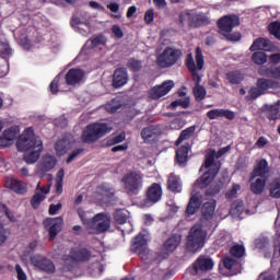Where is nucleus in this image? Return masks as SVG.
I'll return each mask as SVG.
<instances>
[{"label": "nucleus", "mask_w": 280, "mask_h": 280, "mask_svg": "<svg viewBox=\"0 0 280 280\" xmlns=\"http://www.w3.org/2000/svg\"><path fill=\"white\" fill-rule=\"evenodd\" d=\"M113 128L108 127L106 122H93L88 125L81 135L82 143H97L102 137H106L108 132H110Z\"/></svg>", "instance_id": "2"}, {"label": "nucleus", "mask_w": 280, "mask_h": 280, "mask_svg": "<svg viewBox=\"0 0 280 280\" xmlns=\"http://www.w3.org/2000/svg\"><path fill=\"white\" fill-rule=\"evenodd\" d=\"M67 148H69V141L67 139H60L55 144V150L58 154H67Z\"/></svg>", "instance_id": "44"}, {"label": "nucleus", "mask_w": 280, "mask_h": 280, "mask_svg": "<svg viewBox=\"0 0 280 280\" xmlns=\"http://www.w3.org/2000/svg\"><path fill=\"white\" fill-rule=\"evenodd\" d=\"M172 108H178V106H182V108H189V98H179L176 101H173L170 105Z\"/></svg>", "instance_id": "55"}, {"label": "nucleus", "mask_w": 280, "mask_h": 280, "mask_svg": "<svg viewBox=\"0 0 280 280\" xmlns=\"http://www.w3.org/2000/svg\"><path fill=\"white\" fill-rule=\"evenodd\" d=\"M190 27H200L205 25V16L202 13H187Z\"/></svg>", "instance_id": "35"}, {"label": "nucleus", "mask_w": 280, "mask_h": 280, "mask_svg": "<svg viewBox=\"0 0 280 280\" xmlns=\"http://www.w3.org/2000/svg\"><path fill=\"white\" fill-rule=\"evenodd\" d=\"M261 95H264L262 91L256 85L249 89L246 100L247 102H253V100H257V97H261Z\"/></svg>", "instance_id": "43"}, {"label": "nucleus", "mask_w": 280, "mask_h": 280, "mask_svg": "<svg viewBox=\"0 0 280 280\" xmlns=\"http://www.w3.org/2000/svg\"><path fill=\"white\" fill-rule=\"evenodd\" d=\"M31 264L34 266V268H37L47 275H54V272H56V265H54V261L43 255L32 256Z\"/></svg>", "instance_id": "12"}, {"label": "nucleus", "mask_w": 280, "mask_h": 280, "mask_svg": "<svg viewBox=\"0 0 280 280\" xmlns=\"http://www.w3.org/2000/svg\"><path fill=\"white\" fill-rule=\"evenodd\" d=\"M2 135L9 139V141H12L14 143V139H16L18 133H16V129L14 128H9L5 129Z\"/></svg>", "instance_id": "57"}, {"label": "nucleus", "mask_w": 280, "mask_h": 280, "mask_svg": "<svg viewBox=\"0 0 280 280\" xmlns=\"http://www.w3.org/2000/svg\"><path fill=\"white\" fill-rule=\"evenodd\" d=\"M38 143H43V140L36 137L34 128L28 127L19 136L16 148L19 152H30V150L37 148Z\"/></svg>", "instance_id": "8"}, {"label": "nucleus", "mask_w": 280, "mask_h": 280, "mask_svg": "<svg viewBox=\"0 0 280 280\" xmlns=\"http://www.w3.org/2000/svg\"><path fill=\"white\" fill-rule=\"evenodd\" d=\"M110 229V217L105 212H100L95 214L88 225V231L90 235H100L106 233Z\"/></svg>", "instance_id": "9"}, {"label": "nucleus", "mask_w": 280, "mask_h": 280, "mask_svg": "<svg viewBox=\"0 0 280 280\" xmlns=\"http://www.w3.org/2000/svg\"><path fill=\"white\" fill-rule=\"evenodd\" d=\"M114 220H115L116 224H126V222H128V215H126V213H124V211L117 210L114 213Z\"/></svg>", "instance_id": "51"}, {"label": "nucleus", "mask_w": 280, "mask_h": 280, "mask_svg": "<svg viewBox=\"0 0 280 280\" xmlns=\"http://www.w3.org/2000/svg\"><path fill=\"white\" fill-rule=\"evenodd\" d=\"M196 102H202L207 97V90L202 85H195L192 89Z\"/></svg>", "instance_id": "41"}, {"label": "nucleus", "mask_w": 280, "mask_h": 280, "mask_svg": "<svg viewBox=\"0 0 280 280\" xmlns=\"http://www.w3.org/2000/svg\"><path fill=\"white\" fill-rule=\"evenodd\" d=\"M222 191V184H213L206 190V196H218Z\"/></svg>", "instance_id": "53"}, {"label": "nucleus", "mask_w": 280, "mask_h": 280, "mask_svg": "<svg viewBox=\"0 0 280 280\" xmlns=\"http://www.w3.org/2000/svg\"><path fill=\"white\" fill-rule=\"evenodd\" d=\"M256 86L261 91L262 95H266L269 89H277L279 83L272 79L259 78L256 81Z\"/></svg>", "instance_id": "27"}, {"label": "nucleus", "mask_w": 280, "mask_h": 280, "mask_svg": "<svg viewBox=\"0 0 280 280\" xmlns=\"http://www.w3.org/2000/svg\"><path fill=\"white\" fill-rule=\"evenodd\" d=\"M167 189L173 194H180V190L183 189L180 177L174 173H171L167 179Z\"/></svg>", "instance_id": "29"}, {"label": "nucleus", "mask_w": 280, "mask_h": 280, "mask_svg": "<svg viewBox=\"0 0 280 280\" xmlns=\"http://www.w3.org/2000/svg\"><path fill=\"white\" fill-rule=\"evenodd\" d=\"M127 68L132 71V73H139L143 69V62L135 58H130L127 61Z\"/></svg>", "instance_id": "40"}, {"label": "nucleus", "mask_w": 280, "mask_h": 280, "mask_svg": "<svg viewBox=\"0 0 280 280\" xmlns=\"http://www.w3.org/2000/svg\"><path fill=\"white\" fill-rule=\"evenodd\" d=\"M84 70L80 68H71L65 75L66 84L68 86H77V84H82L84 81Z\"/></svg>", "instance_id": "16"}, {"label": "nucleus", "mask_w": 280, "mask_h": 280, "mask_svg": "<svg viewBox=\"0 0 280 280\" xmlns=\"http://www.w3.org/2000/svg\"><path fill=\"white\" fill-rule=\"evenodd\" d=\"M56 163H58V161L56 160V156L44 155L40 163L42 172H51V170L56 167Z\"/></svg>", "instance_id": "31"}, {"label": "nucleus", "mask_w": 280, "mask_h": 280, "mask_svg": "<svg viewBox=\"0 0 280 280\" xmlns=\"http://www.w3.org/2000/svg\"><path fill=\"white\" fill-rule=\"evenodd\" d=\"M185 65L189 73L192 75V82L195 83V86H200L202 78H200L198 71H202V69H205V56L202 55V49L200 47L196 48L195 60L194 55L188 54L185 59Z\"/></svg>", "instance_id": "5"}, {"label": "nucleus", "mask_w": 280, "mask_h": 280, "mask_svg": "<svg viewBox=\"0 0 280 280\" xmlns=\"http://www.w3.org/2000/svg\"><path fill=\"white\" fill-rule=\"evenodd\" d=\"M154 135H156V128L154 126H149L141 130V138L143 141H150Z\"/></svg>", "instance_id": "42"}, {"label": "nucleus", "mask_w": 280, "mask_h": 280, "mask_svg": "<svg viewBox=\"0 0 280 280\" xmlns=\"http://www.w3.org/2000/svg\"><path fill=\"white\" fill-rule=\"evenodd\" d=\"M130 253L138 255L142 261L148 264V259H150V249L148 248V240L145 238V234L140 232L132 238Z\"/></svg>", "instance_id": "10"}, {"label": "nucleus", "mask_w": 280, "mask_h": 280, "mask_svg": "<svg viewBox=\"0 0 280 280\" xmlns=\"http://www.w3.org/2000/svg\"><path fill=\"white\" fill-rule=\"evenodd\" d=\"M58 84H60V77H56L49 84V91L52 95L58 94Z\"/></svg>", "instance_id": "59"}, {"label": "nucleus", "mask_w": 280, "mask_h": 280, "mask_svg": "<svg viewBox=\"0 0 280 280\" xmlns=\"http://www.w3.org/2000/svg\"><path fill=\"white\" fill-rule=\"evenodd\" d=\"M122 141H126V133H124V132L115 136L112 139H109L107 141V145H108V148H110L113 145H117V143H122Z\"/></svg>", "instance_id": "52"}, {"label": "nucleus", "mask_w": 280, "mask_h": 280, "mask_svg": "<svg viewBox=\"0 0 280 280\" xmlns=\"http://www.w3.org/2000/svg\"><path fill=\"white\" fill-rule=\"evenodd\" d=\"M69 257L72 261L84 264L91 260L93 253L86 247H72L70 249Z\"/></svg>", "instance_id": "15"}, {"label": "nucleus", "mask_w": 280, "mask_h": 280, "mask_svg": "<svg viewBox=\"0 0 280 280\" xmlns=\"http://www.w3.org/2000/svg\"><path fill=\"white\" fill-rule=\"evenodd\" d=\"M215 207H218V201H215V199L203 203L201 208V215L203 220H213V215H215Z\"/></svg>", "instance_id": "25"}, {"label": "nucleus", "mask_w": 280, "mask_h": 280, "mask_svg": "<svg viewBox=\"0 0 280 280\" xmlns=\"http://www.w3.org/2000/svg\"><path fill=\"white\" fill-rule=\"evenodd\" d=\"M63 220L62 217L58 218H47L44 219L43 225L46 231H48V240L49 242H54L58 236V233L62 231Z\"/></svg>", "instance_id": "11"}, {"label": "nucleus", "mask_w": 280, "mask_h": 280, "mask_svg": "<svg viewBox=\"0 0 280 280\" xmlns=\"http://www.w3.org/2000/svg\"><path fill=\"white\" fill-rule=\"evenodd\" d=\"M225 80L231 84H242V82H244V73L240 70L229 71L225 74Z\"/></svg>", "instance_id": "34"}, {"label": "nucleus", "mask_w": 280, "mask_h": 280, "mask_svg": "<svg viewBox=\"0 0 280 280\" xmlns=\"http://www.w3.org/2000/svg\"><path fill=\"white\" fill-rule=\"evenodd\" d=\"M268 31L271 36H275V38L280 40V22H271L268 26Z\"/></svg>", "instance_id": "46"}, {"label": "nucleus", "mask_w": 280, "mask_h": 280, "mask_svg": "<svg viewBox=\"0 0 280 280\" xmlns=\"http://www.w3.org/2000/svg\"><path fill=\"white\" fill-rule=\"evenodd\" d=\"M265 189H266L265 177L256 178V180L250 184V191L252 194H255V196H261Z\"/></svg>", "instance_id": "32"}, {"label": "nucleus", "mask_w": 280, "mask_h": 280, "mask_svg": "<svg viewBox=\"0 0 280 280\" xmlns=\"http://www.w3.org/2000/svg\"><path fill=\"white\" fill-rule=\"evenodd\" d=\"M275 43L268 38L258 37L249 47V51H276Z\"/></svg>", "instance_id": "17"}, {"label": "nucleus", "mask_w": 280, "mask_h": 280, "mask_svg": "<svg viewBox=\"0 0 280 280\" xmlns=\"http://www.w3.org/2000/svg\"><path fill=\"white\" fill-rule=\"evenodd\" d=\"M241 189L242 186H240V184H233L232 188L225 192L226 200H233V198H237V191Z\"/></svg>", "instance_id": "47"}, {"label": "nucleus", "mask_w": 280, "mask_h": 280, "mask_svg": "<svg viewBox=\"0 0 280 280\" xmlns=\"http://www.w3.org/2000/svg\"><path fill=\"white\" fill-rule=\"evenodd\" d=\"M96 194L101 196L103 202H110L115 198V189L109 184H101L96 188Z\"/></svg>", "instance_id": "22"}, {"label": "nucleus", "mask_w": 280, "mask_h": 280, "mask_svg": "<svg viewBox=\"0 0 280 280\" xmlns=\"http://www.w3.org/2000/svg\"><path fill=\"white\" fill-rule=\"evenodd\" d=\"M230 213L233 218H242V214L244 213V201L241 199L233 201Z\"/></svg>", "instance_id": "36"}, {"label": "nucleus", "mask_w": 280, "mask_h": 280, "mask_svg": "<svg viewBox=\"0 0 280 280\" xmlns=\"http://www.w3.org/2000/svg\"><path fill=\"white\" fill-rule=\"evenodd\" d=\"M240 25V16L230 14L224 15L218 21V27L220 30V34L226 37V40L237 42L242 40V33L236 32L232 33L234 27H238Z\"/></svg>", "instance_id": "4"}, {"label": "nucleus", "mask_w": 280, "mask_h": 280, "mask_svg": "<svg viewBox=\"0 0 280 280\" xmlns=\"http://www.w3.org/2000/svg\"><path fill=\"white\" fill-rule=\"evenodd\" d=\"M202 206V195L200 192H196L189 199V202L186 207V215L189 218L190 215H195V213L200 209Z\"/></svg>", "instance_id": "20"}, {"label": "nucleus", "mask_w": 280, "mask_h": 280, "mask_svg": "<svg viewBox=\"0 0 280 280\" xmlns=\"http://www.w3.org/2000/svg\"><path fill=\"white\" fill-rule=\"evenodd\" d=\"M77 213H78L82 224H84V226H86V229H88L89 224L91 222V219L86 218V211H84V209H82V208H78Z\"/></svg>", "instance_id": "56"}, {"label": "nucleus", "mask_w": 280, "mask_h": 280, "mask_svg": "<svg viewBox=\"0 0 280 280\" xmlns=\"http://www.w3.org/2000/svg\"><path fill=\"white\" fill-rule=\"evenodd\" d=\"M252 62H254V65H258L259 67H261L262 65H266L268 62V55L260 50L255 51L252 55Z\"/></svg>", "instance_id": "38"}, {"label": "nucleus", "mask_w": 280, "mask_h": 280, "mask_svg": "<svg viewBox=\"0 0 280 280\" xmlns=\"http://www.w3.org/2000/svg\"><path fill=\"white\" fill-rule=\"evenodd\" d=\"M229 150H231V145L223 147L218 152L211 150L207 153L205 163L199 168V172H202L203 168L208 171L196 179L194 184L195 189H207L215 180V176L220 174V168L222 167V163L220 161L215 162V159H222Z\"/></svg>", "instance_id": "1"}, {"label": "nucleus", "mask_w": 280, "mask_h": 280, "mask_svg": "<svg viewBox=\"0 0 280 280\" xmlns=\"http://www.w3.org/2000/svg\"><path fill=\"white\" fill-rule=\"evenodd\" d=\"M124 189L128 196H137L143 189V174L137 171H130L121 178Z\"/></svg>", "instance_id": "6"}, {"label": "nucleus", "mask_w": 280, "mask_h": 280, "mask_svg": "<svg viewBox=\"0 0 280 280\" xmlns=\"http://www.w3.org/2000/svg\"><path fill=\"white\" fill-rule=\"evenodd\" d=\"M176 163L178 165H184V163H187L189 161V147L187 145H182L177 149L176 151Z\"/></svg>", "instance_id": "33"}, {"label": "nucleus", "mask_w": 280, "mask_h": 280, "mask_svg": "<svg viewBox=\"0 0 280 280\" xmlns=\"http://www.w3.org/2000/svg\"><path fill=\"white\" fill-rule=\"evenodd\" d=\"M145 201L144 205L147 207H152V205H156L163 198V187H161V184L153 183L145 192Z\"/></svg>", "instance_id": "14"}, {"label": "nucleus", "mask_w": 280, "mask_h": 280, "mask_svg": "<svg viewBox=\"0 0 280 280\" xmlns=\"http://www.w3.org/2000/svg\"><path fill=\"white\" fill-rule=\"evenodd\" d=\"M112 34H114L116 38H124V31L120 25L114 24L112 26Z\"/></svg>", "instance_id": "61"}, {"label": "nucleus", "mask_w": 280, "mask_h": 280, "mask_svg": "<svg viewBox=\"0 0 280 280\" xmlns=\"http://www.w3.org/2000/svg\"><path fill=\"white\" fill-rule=\"evenodd\" d=\"M91 47H100V45H106V36L98 34L95 37L90 38Z\"/></svg>", "instance_id": "48"}, {"label": "nucleus", "mask_w": 280, "mask_h": 280, "mask_svg": "<svg viewBox=\"0 0 280 280\" xmlns=\"http://www.w3.org/2000/svg\"><path fill=\"white\" fill-rule=\"evenodd\" d=\"M206 115L210 120L224 118L228 121H233L235 119V112L224 108L210 109Z\"/></svg>", "instance_id": "18"}, {"label": "nucleus", "mask_w": 280, "mask_h": 280, "mask_svg": "<svg viewBox=\"0 0 280 280\" xmlns=\"http://www.w3.org/2000/svg\"><path fill=\"white\" fill-rule=\"evenodd\" d=\"M180 242H183V235L173 234L164 243V248L167 253H174V250L180 246Z\"/></svg>", "instance_id": "28"}, {"label": "nucleus", "mask_w": 280, "mask_h": 280, "mask_svg": "<svg viewBox=\"0 0 280 280\" xmlns=\"http://www.w3.org/2000/svg\"><path fill=\"white\" fill-rule=\"evenodd\" d=\"M114 89H121V86H126L128 84V69L121 67L117 68L113 74Z\"/></svg>", "instance_id": "19"}, {"label": "nucleus", "mask_w": 280, "mask_h": 280, "mask_svg": "<svg viewBox=\"0 0 280 280\" xmlns=\"http://www.w3.org/2000/svg\"><path fill=\"white\" fill-rule=\"evenodd\" d=\"M194 269L196 270V272H207V270H213V260L211 258H205L200 256L194 262Z\"/></svg>", "instance_id": "26"}, {"label": "nucleus", "mask_w": 280, "mask_h": 280, "mask_svg": "<svg viewBox=\"0 0 280 280\" xmlns=\"http://www.w3.org/2000/svg\"><path fill=\"white\" fill-rule=\"evenodd\" d=\"M270 172L268 167V161L266 159H261L257 161L252 174H250V180H255L258 176L260 178H266V174Z\"/></svg>", "instance_id": "21"}, {"label": "nucleus", "mask_w": 280, "mask_h": 280, "mask_svg": "<svg viewBox=\"0 0 280 280\" xmlns=\"http://www.w3.org/2000/svg\"><path fill=\"white\" fill-rule=\"evenodd\" d=\"M279 113H280V101H278L276 105L271 106L268 119H270L271 121H276V119H279Z\"/></svg>", "instance_id": "50"}, {"label": "nucleus", "mask_w": 280, "mask_h": 280, "mask_svg": "<svg viewBox=\"0 0 280 280\" xmlns=\"http://www.w3.org/2000/svg\"><path fill=\"white\" fill-rule=\"evenodd\" d=\"M259 75H262L264 78H272L273 80H280V66L265 67L259 70Z\"/></svg>", "instance_id": "30"}, {"label": "nucleus", "mask_w": 280, "mask_h": 280, "mask_svg": "<svg viewBox=\"0 0 280 280\" xmlns=\"http://www.w3.org/2000/svg\"><path fill=\"white\" fill-rule=\"evenodd\" d=\"M196 132V126H190L186 129H184L179 137L177 138L175 145H180L183 141H187V139H191V136Z\"/></svg>", "instance_id": "37"}, {"label": "nucleus", "mask_w": 280, "mask_h": 280, "mask_svg": "<svg viewBox=\"0 0 280 280\" xmlns=\"http://www.w3.org/2000/svg\"><path fill=\"white\" fill-rule=\"evenodd\" d=\"M121 108V103H117L116 100H113L110 103L105 105V109L107 110V113H117V110H119Z\"/></svg>", "instance_id": "54"}, {"label": "nucleus", "mask_w": 280, "mask_h": 280, "mask_svg": "<svg viewBox=\"0 0 280 280\" xmlns=\"http://www.w3.org/2000/svg\"><path fill=\"white\" fill-rule=\"evenodd\" d=\"M269 194L271 198H280V177L275 178L269 184Z\"/></svg>", "instance_id": "39"}, {"label": "nucleus", "mask_w": 280, "mask_h": 280, "mask_svg": "<svg viewBox=\"0 0 280 280\" xmlns=\"http://www.w3.org/2000/svg\"><path fill=\"white\" fill-rule=\"evenodd\" d=\"M45 198L46 197L45 195H43V192H36L31 199V205L33 209H38V207H40V202H43Z\"/></svg>", "instance_id": "49"}, {"label": "nucleus", "mask_w": 280, "mask_h": 280, "mask_svg": "<svg viewBox=\"0 0 280 280\" xmlns=\"http://www.w3.org/2000/svg\"><path fill=\"white\" fill-rule=\"evenodd\" d=\"M205 242H207V231L200 224H195L186 237V250L194 254L200 253V249L205 248Z\"/></svg>", "instance_id": "3"}, {"label": "nucleus", "mask_w": 280, "mask_h": 280, "mask_svg": "<svg viewBox=\"0 0 280 280\" xmlns=\"http://www.w3.org/2000/svg\"><path fill=\"white\" fill-rule=\"evenodd\" d=\"M4 187L7 189H11V191H14L15 194H27V187L19 179L7 178L4 182Z\"/></svg>", "instance_id": "23"}, {"label": "nucleus", "mask_w": 280, "mask_h": 280, "mask_svg": "<svg viewBox=\"0 0 280 280\" xmlns=\"http://www.w3.org/2000/svg\"><path fill=\"white\" fill-rule=\"evenodd\" d=\"M144 22L147 25L154 22V9H148L144 13Z\"/></svg>", "instance_id": "60"}, {"label": "nucleus", "mask_w": 280, "mask_h": 280, "mask_svg": "<svg viewBox=\"0 0 280 280\" xmlns=\"http://www.w3.org/2000/svg\"><path fill=\"white\" fill-rule=\"evenodd\" d=\"M82 152H84L83 148L73 150L68 156V159L66 160V163L69 165V163H72L73 161H75V159H78V156H80Z\"/></svg>", "instance_id": "58"}, {"label": "nucleus", "mask_w": 280, "mask_h": 280, "mask_svg": "<svg viewBox=\"0 0 280 280\" xmlns=\"http://www.w3.org/2000/svg\"><path fill=\"white\" fill-rule=\"evenodd\" d=\"M180 58H183V50L167 46L163 49L162 54L158 56L156 65L161 69H170V67H174Z\"/></svg>", "instance_id": "7"}, {"label": "nucleus", "mask_w": 280, "mask_h": 280, "mask_svg": "<svg viewBox=\"0 0 280 280\" xmlns=\"http://www.w3.org/2000/svg\"><path fill=\"white\" fill-rule=\"evenodd\" d=\"M174 86H176L174 81L166 80L161 84L151 88L149 91V97L150 100H161V97H165Z\"/></svg>", "instance_id": "13"}, {"label": "nucleus", "mask_w": 280, "mask_h": 280, "mask_svg": "<svg viewBox=\"0 0 280 280\" xmlns=\"http://www.w3.org/2000/svg\"><path fill=\"white\" fill-rule=\"evenodd\" d=\"M60 209H62V203H57V205L51 203L49 206L48 213L49 215H56L60 211Z\"/></svg>", "instance_id": "63"}, {"label": "nucleus", "mask_w": 280, "mask_h": 280, "mask_svg": "<svg viewBox=\"0 0 280 280\" xmlns=\"http://www.w3.org/2000/svg\"><path fill=\"white\" fill-rule=\"evenodd\" d=\"M15 272L18 275V280H27V275L25 273V271L23 270V268L21 267V265L16 264L15 265Z\"/></svg>", "instance_id": "62"}, {"label": "nucleus", "mask_w": 280, "mask_h": 280, "mask_svg": "<svg viewBox=\"0 0 280 280\" xmlns=\"http://www.w3.org/2000/svg\"><path fill=\"white\" fill-rule=\"evenodd\" d=\"M270 65H280V52L271 54L269 56Z\"/></svg>", "instance_id": "64"}, {"label": "nucleus", "mask_w": 280, "mask_h": 280, "mask_svg": "<svg viewBox=\"0 0 280 280\" xmlns=\"http://www.w3.org/2000/svg\"><path fill=\"white\" fill-rule=\"evenodd\" d=\"M43 142H38V145L30 150V153L24 154V161L27 165H34L40 159V153L43 152Z\"/></svg>", "instance_id": "24"}, {"label": "nucleus", "mask_w": 280, "mask_h": 280, "mask_svg": "<svg viewBox=\"0 0 280 280\" xmlns=\"http://www.w3.org/2000/svg\"><path fill=\"white\" fill-rule=\"evenodd\" d=\"M244 253H246V249L243 245H234L230 248V254L232 257H236V259H242V257H244Z\"/></svg>", "instance_id": "45"}]
</instances>
